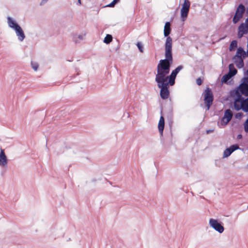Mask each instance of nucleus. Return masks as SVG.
<instances>
[{
  "mask_svg": "<svg viewBox=\"0 0 248 248\" xmlns=\"http://www.w3.org/2000/svg\"><path fill=\"white\" fill-rule=\"evenodd\" d=\"M196 83L198 85H201L202 84V80L201 78H198L196 79Z\"/></svg>",
  "mask_w": 248,
  "mask_h": 248,
  "instance_id": "obj_31",
  "label": "nucleus"
},
{
  "mask_svg": "<svg viewBox=\"0 0 248 248\" xmlns=\"http://www.w3.org/2000/svg\"><path fill=\"white\" fill-rule=\"evenodd\" d=\"M137 46L138 47L140 52H143V45L141 44V43L138 42L137 44Z\"/></svg>",
  "mask_w": 248,
  "mask_h": 248,
  "instance_id": "obj_27",
  "label": "nucleus"
},
{
  "mask_svg": "<svg viewBox=\"0 0 248 248\" xmlns=\"http://www.w3.org/2000/svg\"><path fill=\"white\" fill-rule=\"evenodd\" d=\"M246 26L247 27V28H248V18H247L246 19V21H245V24Z\"/></svg>",
  "mask_w": 248,
  "mask_h": 248,
  "instance_id": "obj_36",
  "label": "nucleus"
},
{
  "mask_svg": "<svg viewBox=\"0 0 248 248\" xmlns=\"http://www.w3.org/2000/svg\"><path fill=\"white\" fill-rule=\"evenodd\" d=\"M15 31L18 37V39L21 42L23 41L25 38V35L21 27L19 26L18 27L16 28Z\"/></svg>",
  "mask_w": 248,
  "mask_h": 248,
  "instance_id": "obj_11",
  "label": "nucleus"
},
{
  "mask_svg": "<svg viewBox=\"0 0 248 248\" xmlns=\"http://www.w3.org/2000/svg\"><path fill=\"white\" fill-rule=\"evenodd\" d=\"M165 59L160 60L157 66V75L159 77L163 76L164 79L170 83V86H173L175 84V80L178 73L184 68L182 65L177 66L173 70L170 75L168 76L170 71L171 65L173 63V57L172 51H170V46L167 45L166 52L165 53Z\"/></svg>",
  "mask_w": 248,
  "mask_h": 248,
  "instance_id": "obj_1",
  "label": "nucleus"
},
{
  "mask_svg": "<svg viewBox=\"0 0 248 248\" xmlns=\"http://www.w3.org/2000/svg\"><path fill=\"white\" fill-rule=\"evenodd\" d=\"M112 35L110 34H107L104 38V42L106 44H108L112 41Z\"/></svg>",
  "mask_w": 248,
  "mask_h": 248,
  "instance_id": "obj_21",
  "label": "nucleus"
},
{
  "mask_svg": "<svg viewBox=\"0 0 248 248\" xmlns=\"http://www.w3.org/2000/svg\"><path fill=\"white\" fill-rule=\"evenodd\" d=\"M245 11V6L242 4H240L237 8L235 14L232 19V22L234 24L237 23L243 17Z\"/></svg>",
  "mask_w": 248,
  "mask_h": 248,
  "instance_id": "obj_7",
  "label": "nucleus"
},
{
  "mask_svg": "<svg viewBox=\"0 0 248 248\" xmlns=\"http://www.w3.org/2000/svg\"><path fill=\"white\" fill-rule=\"evenodd\" d=\"M242 138V135L241 134H238L237 136V139H241Z\"/></svg>",
  "mask_w": 248,
  "mask_h": 248,
  "instance_id": "obj_35",
  "label": "nucleus"
},
{
  "mask_svg": "<svg viewBox=\"0 0 248 248\" xmlns=\"http://www.w3.org/2000/svg\"><path fill=\"white\" fill-rule=\"evenodd\" d=\"M48 0H42V1L40 3L41 5L43 4L44 3H46Z\"/></svg>",
  "mask_w": 248,
  "mask_h": 248,
  "instance_id": "obj_37",
  "label": "nucleus"
},
{
  "mask_svg": "<svg viewBox=\"0 0 248 248\" xmlns=\"http://www.w3.org/2000/svg\"><path fill=\"white\" fill-rule=\"evenodd\" d=\"M232 60L238 68H241L244 66V62L242 57L234 56Z\"/></svg>",
  "mask_w": 248,
  "mask_h": 248,
  "instance_id": "obj_10",
  "label": "nucleus"
},
{
  "mask_svg": "<svg viewBox=\"0 0 248 248\" xmlns=\"http://www.w3.org/2000/svg\"><path fill=\"white\" fill-rule=\"evenodd\" d=\"M232 112L230 109H226L224 112V115L221 119V123L224 125H226L232 119Z\"/></svg>",
  "mask_w": 248,
  "mask_h": 248,
  "instance_id": "obj_8",
  "label": "nucleus"
},
{
  "mask_svg": "<svg viewBox=\"0 0 248 248\" xmlns=\"http://www.w3.org/2000/svg\"><path fill=\"white\" fill-rule=\"evenodd\" d=\"M244 130L247 133H248V119L244 124Z\"/></svg>",
  "mask_w": 248,
  "mask_h": 248,
  "instance_id": "obj_29",
  "label": "nucleus"
},
{
  "mask_svg": "<svg viewBox=\"0 0 248 248\" xmlns=\"http://www.w3.org/2000/svg\"><path fill=\"white\" fill-rule=\"evenodd\" d=\"M236 96L237 97L235 98L234 101L245 104V99L242 96L241 94L238 93H236Z\"/></svg>",
  "mask_w": 248,
  "mask_h": 248,
  "instance_id": "obj_17",
  "label": "nucleus"
},
{
  "mask_svg": "<svg viewBox=\"0 0 248 248\" xmlns=\"http://www.w3.org/2000/svg\"><path fill=\"white\" fill-rule=\"evenodd\" d=\"M238 30L240 31L245 32V33L247 34L248 32V28L246 26V25L244 23H241L238 28Z\"/></svg>",
  "mask_w": 248,
  "mask_h": 248,
  "instance_id": "obj_18",
  "label": "nucleus"
},
{
  "mask_svg": "<svg viewBox=\"0 0 248 248\" xmlns=\"http://www.w3.org/2000/svg\"><path fill=\"white\" fill-rule=\"evenodd\" d=\"M241 92L246 96H248V87L241 86L240 88Z\"/></svg>",
  "mask_w": 248,
  "mask_h": 248,
  "instance_id": "obj_23",
  "label": "nucleus"
},
{
  "mask_svg": "<svg viewBox=\"0 0 248 248\" xmlns=\"http://www.w3.org/2000/svg\"><path fill=\"white\" fill-rule=\"evenodd\" d=\"M229 148L230 149L232 153H233L235 150L240 149L239 146L237 144L232 145L230 147H229Z\"/></svg>",
  "mask_w": 248,
  "mask_h": 248,
  "instance_id": "obj_24",
  "label": "nucleus"
},
{
  "mask_svg": "<svg viewBox=\"0 0 248 248\" xmlns=\"http://www.w3.org/2000/svg\"><path fill=\"white\" fill-rule=\"evenodd\" d=\"M229 71L228 72L229 74H230L232 77H233L234 76H235L236 74L237 71L235 68L233 64H232V63L230 64L229 65Z\"/></svg>",
  "mask_w": 248,
  "mask_h": 248,
  "instance_id": "obj_16",
  "label": "nucleus"
},
{
  "mask_svg": "<svg viewBox=\"0 0 248 248\" xmlns=\"http://www.w3.org/2000/svg\"><path fill=\"white\" fill-rule=\"evenodd\" d=\"M209 224L215 231L220 233H222L224 231V228L222 225V223L219 222L217 219L210 218L209 221Z\"/></svg>",
  "mask_w": 248,
  "mask_h": 248,
  "instance_id": "obj_5",
  "label": "nucleus"
},
{
  "mask_svg": "<svg viewBox=\"0 0 248 248\" xmlns=\"http://www.w3.org/2000/svg\"><path fill=\"white\" fill-rule=\"evenodd\" d=\"M213 132V130H208L206 131V133L207 134H209V133Z\"/></svg>",
  "mask_w": 248,
  "mask_h": 248,
  "instance_id": "obj_38",
  "label": "nucleus"
},
{
  "mask_svg": "<svg viewBox=\"0 0 248 248\" xmlns=\"http://www.w3.org/2000/svg\"><path fill=\"white\" fill-rule=\"evenodd\" d=\"M0 166L4 167L7 165L8 159L5 154L4 150L1 148L0 149Z\"/></svg>",
  "mask_w": 248,
  "mask_h": 248,
  "instance_id": "obj_9",
  "label": "nucleus"
},
{
  "mask_svg": "<svg viewBox=\"0 0 248 248\" xmlns=\"http://www.w3.org/2000/svg\"><path fill=\"white\" fill-rule=\"evenodd\" d=\"M237 46V42L236 40H233L230 44L229 50L232 51L235 49Z\"/></svg>",
  "mask_w": 248,
  "mask_h": 248,
  "instance_id": "obj_20",
  "label": "nucleus"
},
{
  "mask_svg": "<svg viewBox=\"0 0 248 248\" xmlns=\"http://www.w3.org/2000/svg\"><path fill=\"white\" fill-rule=\"evenodd\" d=\"M120 0H113L111 3H110L108 6L110 7H113Z\"/></svg>",
  "mask_w": 248,
  "mask_h": 248,
  "instance_id": "obj_28",
  "label": "nucleus"
},
{
  "mask_svg": "<svg viewBox=\"0 0 248 248\" xmlns=\"http://www.w3.org/2000/svg\"><path fill=\"white\" fill-rule=\"evenodd\" d=\"M245 106L248 107V97L245 100Z\"/></svg>",
  "mask_w": 248,
  "mask_h": 248,
  "instance_id": "obj_33",
  "label": "nucleus"
},
{
  "mask_svg": "<svg viewBox=\"0 0 248 248\" xmlns=\"http://www.w3.org/2000/svg\"><path fill=\"white\" fill-rule=\"evenodd\" d=\"M244 34H245V33L244 31H243V32H242V31H240L238 30V38H241Z\"/></svg>",
  "mask_w": 248,
  "mask_h": 248,
  "instance_id": "obj_30",
  "label": "nucleus"
},
{
  "mask_svg": "<svg viewBox=\"0 0 248 248\" xmlns=\"http://www.w3.org/2000/svg\"><path fill=\"white\" fill-rule=\"evenodd\" d=\"M243 82L242 86L248 87V77H246L243 78Z\"/></svg>",
  "mask_w": 248,
  "mask_h": 248,
  "instance_id": "obj_26",
  "label": "nucleus"
},
{
  "mask_svg": "<svg viewBox=\"0 0 248 248\" xmlns=\"http://www.w3.org/2000/svg\"><path fill=\"white\" fill-rule=\"evenodd\" d=\"M247 55V53L244 51V49L241 47H239L237 49L236 55L235 56H237V57H241L243 56V57H246Z\"/></svg>",
  "mask_w": 248,
  "mask_h": 248,
  "instance_id": "obj_15",
  "label": "nucleus"
},
{
  "mask_svg": "<svg viewBox=\"0 0 248 248\" xmlns=\"http://www.w3.org/2000/svg\"><path fill=\"white\" fill-rule=\"evenodd\" d=\"M170 31V23L169 22H167L165 23L164 29V35L166 37V42L165 44V52H166V47L167 45L170 46V51H172V39L170 36H169Z\"/></svg>",
  "mask_w": 248,
  "mask_h": 248,
  "instance_id": "obj_3",
  "label": "nucleus"
},
{
  "mask_svg": "<svg viewBox=\"0 0 248 248\" xmlns=\"http://www.w3.org/2000/svg\"><path fill=\"white\" fill-rule=\"evenodd\" d=\"M190 5V3L188 0H184V2L181 9V19L183 21H185L187 17Z\"/></svg>",
  "mask_w": 248,
  "mask_h": 248,
  "instance_id": "obj_6",
  "label": "nucleus"
},
{
  "mask_svg": "<svg viewBox=\"0 0 248 248\" xmlns=\"http://www.w3.org/2000/svg\"><path fill=\"white\" fill-rule=\"evenodd\" d=\"M232 153L231 152V151L230 150V149L228 148L227 149H226L224 151V153H223V158H225V157H228V156H229Z\"/></svg>",
  "mask_w": 248,
  "mask_h": 248,
  "instance_id": "obj_22",
  "label": "nucleus"
},
{
  "mask_svg": "<svg viewBox=\"0 0 248 248\" xmlns=\"http://www.w3.org/2000/svg\"><path fill=\"white\" fill-rule=\"evenodd\" d=\"M243 106H245V104L238 103V102L234 101L233 103V107L234 109L237 111L240 110L241 109H243L244 111L247 112L248 111V109L245 108H243Z\"/></svg>",
  "mask_w": 248,
  "mask_h": 248,
  "instance_id": "obj_14",
  "label": "nucleus"
},
{
  "mask_svg": "<svg viewBox=\"0 0 248 248\" xmlns=\"http://www.w3.org/2000/svg\"><path fill=\"white\" fill-rule=\"evenodd\" d=\"M7 22L9 27L14 30L19 26V25L10 16L7 17Z\"/></svg>",
  "mask_w": 248,
  "mask_h": 248,
  "instance_id": "obj_12",
  "label": "nucleus"
},
{
  "mask_svg": "<svg viewBox=\"0 0 248 248\" xmlns=\"http://www.w3.org/2000/svg\"><path fill=\"white\" fill-rule=\"evenodd\" d=\"M74 41L76 43H78V41L77 40V39L75 37H74Z\"/></svg>",
  "mask_w": 248,
  "mask_h": 248,
  "instance_id": "obj_39",
  "label": "nucleus"
},
{
  "mask_svg": "<svg viewBox=\"0 0 248 248\" xmlns=\"http://www.w3.org/2000/svg\"><path fill=\"white\" fill-rule=\"evenodd\" d=\"M204 103L207 107V109L209 110L213 103L214 96L211 89L207 87L203 92Z\"/></svg>",
  "mask_w": 248,
  "mask_h": 248,
  "instance_id": "obj_4",
  "label": "nucleus"
},
{
  "mask_svg": "<svg viewBox=\"0 0 248 248\" xmlns=\"http://www.w3.org/2000/svg\"><path fill=\"white\" fill-rule=\"evenodd\" d=\"M78 3L80 5L81 4V0H78Z\"/></svg>",
  "mask_w": 248,
  "mask_h": 248,
  "instance_id": "obj_40",
  "label": "nucleus"
},
{
  "mask_svg": "<svg viewBox=\"0 0 248 248\" xmlns=\"http://www.w3.org/2000/svg\"><path fill=\"white\" fill-rule=\"evenodd\" d=\"M242 116V113H238L237 114H236L235 115V117L236 118H241Z\"/></svg>",
  "mask_w": 248,
  "mask_h": 248,
  "instance_id": "obj_32",
  "label": "nucleus"
},
{
  "mask_svg": "<svg viewBox=\"0 0 248 248\" xmlns=\"http://www.w3.org/2000/svg\"><path fill=\"white\" fill-rule=\"evenodd\" d=\"M31 67L34 71L37 70L38 67H39V65L37 62H31Z\"/></svg>",
  "mask_w": 248,
  "mask_h": 248,
  "instance_id": "obj_25",
  "label": "nucleus"
},
{
  "mask_svg": "<svg viewBox=\"0 0 248 248\" xmlns=\"http://www.w3.org/2000/svg\"><path fill=\"white\" fill-rule=\"evenodd\" d=\"M77 37L79 40H82L83 38V36L82 35H78Z\"/></svg>",
  "mask_w": 248,
  "mask_h": 248,
  "instance_id": "obj_34",
  "label": "nucleus"
},
{
  "mask_svg": "<svg viewBox=\"0 0 248 248\" xmlns=\"http://www.w3.org/2000/svg\"><path fill=\"white\" fill-rule=\"evenodd\" d=\"M232 76L230 74L227 73L224 75L221 79V81L223 83H227L229 80H230Z\"/></svg>",
  "mask_w": 248,
  "mask_h": 248,
  "instance_id": "obj_19",
  "label": "nucleus"
},
{
  "mask_svg": "<svg viewBox=\"0 0 248 248\" xmlns=\"http://www.w3.org/2000/svg\"><path fill=\"white\" fill-rule=\"evenodd\" d=\"M164 124H165V121H164V118L163 116H161L158 124V128L159 132L161 134V135H163V130L164 128Z\"/></svg>",
  "mask_w": 248,
  "mask_h": 248,
  "instance_id": "obj_13",
  "label": "nucleus"
},
{
  "mask_svg": "<svg viewBox=\"0 0 248 248\" xmlns=\"http://www.w3.org/2000/svg\"><path fill=\"white\" fill-rule=\"evenodd\" d=\"M163 76H157L156 75L155 81L157 83L158 87L160 89V95L163 99H168L170 96V91L169 90L170 83L168 81L164 79Z\"/></svg>",
  "mask_w": 248,
  "mask_h": 248,
  "instance_id": "obj_2",
  "label": "nucleus"
}]
</instances>
